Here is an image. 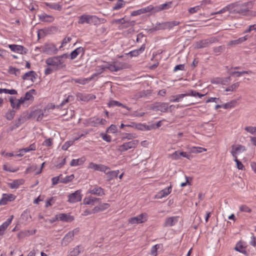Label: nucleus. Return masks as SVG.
<instances>
[{
  "label": "nucleus",
  "instance_id": "obj_1",
  "mask_svg": "<svg viewBox=\"0 0 256 256\" xmlns=\"http://www.w3.org/2000/svg\"><path fill=\"white\" fill-rule=\"evenodd\" d=\"M254 6V2L250 1L244 3L235 2L228 5L221 10L211 14L212 16L220 14L228 11L230 14H238L242 16H256V12L250 11Z\"/></svg>",
  "mask_w": 256,
  "mask_h": 256
},
{
  "label": "nucleus",
  "instance_id": "obj_2",
  "mask_svg": "<svg viewBox=\"0 0 256 256\" xmlns=\"http://www.w3.org/2000/svg\"><path fill=\"white\" fill-rule=\"evenodd\" d=\"M68 57V56L67 54L50 57L46 60V63L47 65L52 66L54 70H57L66 67L65 59Z\"/></svg>",
  "mask_w": 256,
  "mask_h": 256
},
{
  "label": "nucleus",
  "instance_id": "obj_3",
  "mask_svg": "<svg viewBox=\"0 0 256 256\" xmlns=\"http://www.w3.org/2000/svg\"><path fill=\"white\" fill-rule=\"evenodd\" d=\"M128 68H129L128 64L120 62H114L112 64H106L104 66L101 68V71L98 72V73H102L106 69H108L111 72H117Z\"/></svg>",
  "mask_w": 256,
  "mask_h": 256
},
{
  "label": "nucleus",
  "instance_id": "obj_4",
  "mask_svg": "<svg viewBox=\"0 0 256 256\" xmlns=\"http://www.w3.org/2000/svg\"><path fill=\"white\" fill-rule=\"evenodd\" d=\"M78 19V23L81 24L86 23L96 25L100 22L99 18L96 16L88 14H83L79 16Z\"/></svg>",
  "mask_w": 256,
  "mask_h": 256
},
{
  "label": "nucleus",
  "instance_id": "obj_5",
  "mask_svg": "<svg viewBox=\"0 0 256 256\" xmlns=\"http://www.w3.org/2000/svg\"><path fill=\"white\" fill-rule=\"evenodd\" d=\"M139 141L138 140H133L127 142H124L122 144L119 146L117 148V150L120 152H124L129 149L135 148L138 145Z\"/></svg>",
  "mask_w": 256,
  "mask_h": 256
},
{
  "label": "nucleus",
  "instance_id": "obj_6",
  "mask_svg": "<svg viewBox=\"0 0 256 256\" xmlns=\"http://www.w3.org/2000/svg\"><path fill=\"white\" fill-rule=\"evenodd\" d=\"M78 232L79 230L78 228L69 232L62 238V244L65 246H67L74 240V235L78 234Z\"/></svg>",
  "mask_w": 256,
  "mask_h": 256
},
{
  "label": "nucleus",
  "instance_id": "obj_7",
  "mask_svg": "<svg viewBox=\"0 0 256 256\" xmlns=\"http://www.w3.org/2000/svg\"><path fill=\"white\" fill-rule=\"evenodd\" d=\"M216 40L215 38H211L209 39H206L199 40L195 42V48H202L208 47L210 44L214 42Z\"/></svg>",
  "mask_w": 256,
  "mask_h": 256
},
{
  "label": "nucleus",
  "instance_id": "obj_8",
  "mask_svg": "<svg viewBox=\"0 0 256 256\" xmlns=\"http://www.w3.org/2000/svg\"><path fill=\"white\" fill-rule=\"evenodd\" d=\"M42 52L47 54L52 55L57 54L58 49L53 44H46L42 48Z\"/></svg>",
  "mask_w": 256,
  "mask_h": 256
},
{
  "label": "nucleus",
  "instance_id": "obj_9",
  "mask_svg": "<svg viewBox=\"0 0 256 256\" xmlns=\"http://www.w3.org/2000/svg\"><path fill=\"white\" fill-rule=\"evenodd\" d=\"M147 220V214H142L137 216L133 217L128 220V222L132 224H138L144 222Z\"/></svg>",
  "mask_w": 256,
  "mask_h": 256
},
{
  "label": "nucleus",
  "instance_id": "obj_10",
  "mask_svg": "<svg viewBox=\"0 0 256 256\" xmlns=\"http://www.w3.org/2000/svg\"><path fill=\"white\" fill-rule=\"evenodd\" d=\"M230 153L234 158H238V154L246 150V147L241 144L232 145L231 146Z\"/></svg>",
  "mask_w": 256,
  "mask_h": 256
},
{
  "label": "nucleus",
  "instance_id": "obj_11",
  "mask_svg": "<svg viewBox=\"0 0 256 256\" xmlns=\"http://www.w3.org/2000/svg\"><path fill=\"white\" fill-rule=\"evenodd\" d=\"M88 168L102 172H106V170L108 169L106 166L102 164H96L92 162L89 163Z\"/></svg>",
  "mask_w": 256,
  "mask_h": 256
},
{
  "label": "nucleus",
  "instance_id": "obj_12",
  "mask_svg": "<svg viewBox=\"0 0 256 256\" xmlns=\"http://www.w3.org/2000/svg\"><path fill=\"white\" fill-rule=\"evenodd\" d=\"M82 200V196L80 194V190H78L74 192L68 196V202L74 203L80 201Z\"/></svg>",
  "mask_w": 256,
  "mask_h": 256
},
{
  "label": "nucleus",
  "instance_id": "obj_13",
  "mask_svg": "<svg viewBox=\"0 0 256 256\" xmlns=\"http://www.w3.org/2000/svg\"><path fill=\"white\" fill-rule=\"evenodd\" d=\"M172 186L170 185L168 188H166L160 191L154 196L155 198L161 199L168 196L172 192Z\"/></svg>",
  "mask_w": 256,
  "mask_h": 256
},
{
  "label": "nucleus",
  "instance_id": "obj_14",
  "mask_svg": "<svg viewBox=\"0 0 256 256\" xmlns=\"http://www.w3.org/2000/svg\"><path fill=\"white\" fill-rule=\"evenodd\" d=\"M153 8L154 6L152 5H150L146 8L140 9L138 10L132 12V16H135L150 12H153Z\"/></svg>",
  "mask_w": 256,
  "mask_h": 256
},
{
  "label": "nucleus",
  "instance_id": "obj_15",
  "mask_svg": "<svg viewBox=\"0 0 256 256\" xmlns=\"http://www.w3.org/2000/svg\"><path fill=\"white\" fill-rule=\"evenodd\" d=\"M44 116V112L41 110H37L34 111L32 112L30 114V116L34 119H36L37 121L41 120Z\"/></svg>",
  "mask_w": 256,
  "mask_h": 256
},
{
  "label": "nucleus",
  "instance_id": "obj_16",
  "mask_svg": "<svg viewBox=\"0 0 256 256\" xmlns=\"http://www.w3.org/2000/svg\"><path fill=\"white\" fill-rule=\"evenodd\" d=\"M108 169L106 170V172H103L106 175L108 180L110 181L118 176V175L120 172L119 170L110 171V168L107 166Z\"/></svg>",
  "mask_w": 256,
  "mask_h": 256
},
{
  "label": "nucleus",
  "instance_id": "obj_17",
  "mask_svg": "<svg viewBox=\"0 0 256 256\" xmlns=\"http://www.w3.org/2000/svg\"><path fill=\"white\" fill-rule=\"evenodd\" d=\"M83 252L84 247L82 245H78L70 249L68 256H78L80 254Z\"/></svg>",
  "mask_w": 256,
  "mask_h": 256
},
{
  "label": "nucleus",
  "instance_id": "obj_18",
  "mask_svg": "<svg viewBox=\"0 0 256 256\" xmlns=\"http://www.w3.org/2000/svg\"><path fill=\"white\" fill-rule=\"evenodd\" d=\"M169 108L168 104L166 102L157 103L152 108L162 112H166Z\"/></svg>",
  "mask_w": 256,
  "mask_h": 256
},
{
  "label": "nucleus",
  "instance_id": "obj_19",
  "mask_svg": "<svg viewBox=\"0 0 256 256\" xmlns=\"http://www.w3.org/2000/svg\"><path fill=\"white\" fill-rule=\"evenodd\" d=\"M36 74L34 71H30L26 72L22 76V78L24 80H30L34 82L36 79Z\"/></svg>",
  "mask_w": 256,
  "mask_h": 256
},
{
  "label": "nucleus",
  "instance_id": "obj_20",
  "mask_svg": "<svg viewBox=\"0 0 256 256\" xmlns=\"http://www.w3.org/2000/svg\"><path fill=\"white\" fill-rule=\"evenodd\" d=\"M8 47L12 51L20 54H26V52L24 47L20 45L10 44Z\"/></svg>",
  "mask_w": 256,
  "mask_h": 256
},
{
  "label": "nucleus",
  "instance_id": "obj_21",
  "mask_svg": "<svg viewBox=\"0 0 256 256\" xmlns=\"http://www.w3.org/2000/svg\"><path fill=\"white\" fill-rule=\"evenodd\" d=\"M13 218L14 216H11L10 217L6 220V221L4 222L0 226V236H2L4 234L6 230L12 222Z\"/></svg>",
  "mask_w": 256,
  "mask_h": 256
},
{
  "label": "nucleus",
  "instance_id": "obj_22",
  "mask_svg": "<svg viewBox=\"0 0 256 256\" xmlns=\"http://www.w3.org/2000/svg\"><path fill=\"white\" fill-rule=\"evenodd\" d=\"M172 3V2H170L158 6H154L153 12H158L163 10L168 9V8H170Z\"/></svg>",
  "mask_w": 256,
  "mask_h": 256
},
{
  "label": "nucleus",
  "instance_id": "obj_23",
  "mask_svg": "<svg viewBox=\"0 0 256 256\" xmlns=\"http://www.w3.org/2000/svg\"><path fill=\"white\" fill-rule=\"evenodd\" d=\"M112 24H126V27H128L129 26H134L135 24L134 21H127L125 20V18H123L120 19H116L114 20L112 22Z\"/></svg>",
  "mask_w": 256,
  "mask_h": 256
},
{
  "label": "nucleus",
  "instance_id": "obj_24",
  "mask_svg": "<svg viewBox=\"0 0 256 256\" xmlns=\"http://www.w3.org/2000/svg\"><path fill=\"white\" fill-rule=\"evenodd\" d=\"M100 198H96L93 196L86 197L84 199L83 202L84 204H91L94 205L95 204L98 203Z\"/></svg>",
  "mask_w": 256,
  "mask_h": 256
},
{
  "label": "nucleus",
  "instance_id": "obj_25",
  "mask_svg": "<svg viewBox=\"0 0 256 256\" xmlns=\"http://www.w3.org/2000/svg\"><path fill=\"white\" fill-rule=\"evenodd\" d=\"M57 219L64 222H71L74 220V218L70 214H60L58 216Z\"/></svg>",
  "mask_w": 256,
  "mask_h": 256
},
{
  "label": "nucleus",
  "instance_id": "obj_26",
  "mask_svg": "<svg viewBox=\"0 0 256 256\" xmlns=\"http://www.w3.org/2000/svg\"><path fill=\"white\" fill-rule=\"evenodd\" d=\"M35 94L34 90H30L28 92H26L24 97H22L20 99L21 100V102L24 103L26 100H33V95Z\"/></svg>",
  "mask_w": 256,
  "mask_h": 256
},
{
  "label": "nucleus",
  "instance_id": "obj_27",
  "mask_svg": "<svg viewBox=\"0 0 256 256\" xmlns=\"http://www.w3.org/2000/svg\"><path fill=\"white\" fill-rule=\"evenodd\" d=\"M178 217L176 216H172L167 218L164 222V226H171L175 224L178 222Z\"/></svg>",
  "mask_w": 256,
  "mask_h": 256
},
{
  "label": "nucleus",
  "instance_id": "obj_28",
  "mask_svg": "<svg viewBox=\"0 0 256 256\" xmlns=\"http://www.w3.org/2000/svg\"><path fill=\"white\" fill-rule=\"evenodd\" d=\"M39 18L42 22H51L54 20V18L50 15H48L45 14L39 16Z\"/></svg>",
  "mask_w": 256,
  "mask_h": 256
},
{
  "label": "nucleus",
  "instance_id": "obj_29",
  "mask_svg": "<svg viewBox=\"0 0 256 256\" xmlns=\"http://www.w3.org/2000/svg\"><path fill=\"white\" fill-rule=\"evenodd\" d=\"M10 102L11 106L14 108L18 109L20 104H23L21 102L20 99L13 98L12 97L10 98Z\"/></svg>",
  "mask_w": 256,
  "mask_h": 256
},
{
  "label": "nucleus",
  "instance_id": "obj_30",
  "mask_svg": "<svg viewBox=\"0 0 256 256\" xmlns=\"http://www.w3.org/2000/svg\"><path fill=\"white\" fill-rule=\"evenodd\" d=\"M89 193L92 194H96L98 196L104 195V190L100 187L94 188L93 189L90 190L89 191Z\"/></svg>",
  "mask_w": 256,
  "mask_h": 256
},
{
  "label": "nucleus",
  "instance_id": "obj_31",
  "mask_svg": "<svg viewBox=\"0 0 256 256\" xmlns=\"http://www.w3.org/2000/svg\"><path fill=\"white\" fill-rule=\"evenodd\" d=\"M24 180L22 179L16 180L10 183L9 185L11 188H17L18 187L24 184Z\"/></svg>",
  "mask_w": 256,
  "mask_h": 256
},
{
  "label": "nucleus",
  "instance_id": "obj_32",
  "mask_svg": "<svg viewBox=\"0 0 256 256\" xmlns=\"http://www.w3.org/2000/svg\"><path fill=\"white\" fill-rule=\"evenodd\" d=\"M186 96V94H179L178 95L171 96L170 102H178L184 97Z\"/></svg>",
  "mask_w": 256,
  "mask_h": 256
},
{
  "label": "nucleus",
  "instance_id": "obj_33",
  "mask_svg": "<svg viewBox=\"0 0 256 256\" xmlns=\"http://www.w3.org/2000/svg\"><path fill=\"white\" fill-rule=\"evenodd\" d=\"M108 106L110 107L114 106H122V107L127 109L128 110H130V108L128 107L127 106H126L125 105H124L122 103H120L118 101H116V100H110L108 103Z\"/></svg>",
  "mask_w": 256,
  "mask_h": 256
},
{
  "label": "nucleus",
  "instance_id": "obj_34",
  "mask_svg": "<svg viewBox=\"0 0 256 256\" xmlns=\"http://www.w3.org/2000/svg\"><path fill=\"white\" fill-rule=\"evenodd\" d=\"M82 52H83V48L81 47L77 48L70 53V58L72 60L74 59L80 54Z\"/></svg>",
  "mask_w": 256,
  "mask_h": 256
},
{
  "label": "nucleus",
  "instance_id": "obj_35",
  "mask_svg": "<svg viewBox=\"0 0 256 256\" xmlns=\"http://www.w3.org/2000/svg\"><path fill=\"white\" fill-rule=\"evenodd\" d=\"M84 160L82 158L73 159L70 162V165L72 166H75L82 165L84 164Z\"/></svg>",
  "mask_w": 256,
  "mask_h": 256
},
{
  "label": "nucleus",
  "instance_id": "obj_36",
  "mask_svg": "<svg viewBox=\"0 0 256 256\" xmlns=\"http://www.w3.org/2000/svg\"><path fill=\"white\" fill-rule=\"evenodd\" d=\"M145 50V46L144 44H142L141 47L138 50L132 51L130 52V54L132 56H136L140 53L142 52Z\"/></svg>",
  "mask_w": 256,
  "mask_h": 256
},
{
  "label": "nucleus",
  "instance_id": "obj_37",
  "mask_svg": "<svg viewBox=\"0 0 256 256\" xmlns=\"http://www.w3.org/2000/svg\"><path fill=\"white\" fill-rule=\"evenodd\" d=\"M234 250L236 251L240 252L242 253H246V250H244V246L243 242L240 241L236 244L234 248Z\"/></svg>",
  "mask_w": 256,
  "mask_h": 256
},
{
  "label": "nucleus",
  "instance_id": "obj_38",
  "mask_svg": "<svg viewBox=\"0 0 256 256\" xmlns=\"http://www.w3.org/2000/svg\"><path fill=\"white\" fill-rule=\"evenodd\" d=\"M74 100V96L72 95H69L67 98L65 100H64L59 105L57 106V107L58 108H60L61 107H62L64 104H66V103H68L70 102H72Z\"/></svg>",
  "mask_w": 256,
  "mask_h": 256
},
{
  "label": "nucleus",
  "instance_id": "obj_39",
  "mask_svg": "<svg viewBox=\"0 0 256 256\" xmlns=\"http://www.w3.org/2000/svg\"><path fill=\"white\" fill-rule=\"evenodd\" d=\"M93 78V76H92L91 78H81V79H74L73 80L76 82L78 83L81 84H85L87 83H88L90 80H91Z\"/></svg>",
  "mask_w": 256,
  "mask_h": 256
},
{
  "label": "nucleus",
  "instance_id": "obj_40",
  "mask_svg": "<svg viewBox=\"0 0 256 256\" xmlns=\"http://www.w3.org/2000/svg\"><path fill=\"white\" fill-rule=\"evenodd\" d=\"M21 217L26 222H30L32 218L30 212L28 210L24 211L22 214Z\"/></svg>",
  "mask_w": 256,
  "mask_h": 256
},
{
  "label": "nucleus",
  "instance_id": "obj_41",
  "mask_svg": "<svg viewBox=\"0 0 256 256\" xmlns=\"http://www.w3.org/2000/svg\"><path fill=\"white\" fill-rule=\"evenodd\" d=\"M36 146L34 144H30L28 147L22 148L19 150V152H28L32 150H35Z\"/></svg>",
  "mask_w": 256,
  "mask_h": 256
},
{
  "label": "nucleus",
  "instance_id": "obj_42",
  "mask_svg": "<svg viewBox=\"0 0 256 256\" xmlns=\"http://www.w3.org/2000/svg\"><path fill=\"white\" fill-rule=\"evenodd\" d=\"M237 104L236 100H232L224 104L222 107L225 109H228L234 107Z\"/></svg>",
  "mask_w": 256,
  "mask_h": 256
},
{
  "label": "nucleus",
  "instance_id": "obj_43",
  "mask_svg": "<svg viewBox=\"0 0 256 256\" xmlns=\"http://www.w3.org/2000/svg\"><path fill=\"white\" fill-rule=\"evenodd\" d=\"M147 94H148V92H146V91L140 92H137L136 94L134 95L133 98L136 100H138L140 98L146 96H147Z\"/></svg>",
  "mask_w": 256,
  "mask_h": 256
},
{
  "label": "nucleus",
  "instance_id": "obj_44",
  "mask_svg": "<svg viewBox=\"0 0 256 256\" xmlns=\"http://www.w3.org/2000/svg\"><path fill=\"white\" fill-rule=\"evenodd\" d=\"M186 96H198L202 98L205 96L204 94H200L199 92L194 90H190L188 92L186 93Z\"/></svg>",
  "mask_w": 256,
  "mask_h": 256
},
{
  "label": "nucleus",
  "instance_id": "obj_45",
  "mask_svg": "<svg viewBox=\"0 0 256 256\" xmlns=\"http://www.w3.org/2000/svg\"><path fill=\"white\" fill-rule=\"evenodd\" d=\"M8 72L10 74H14L16 76H18L20 74V70L12 66H10L8 68Z\"/></svg>",
  "mask_w": 256,
  "mask_h": 256
},
{
  "label": "nucleus",
  "instance_id": "obj_46",
  "mask_svg": "<svg viewBox=\"0 0 256 256\" xmlns=\"http://www.w3.org/2000/svg\"><path fill=\"white\" fill-rule=\"evenodd\" d=\"M74 174H71L69 176H66L64 178H60V182L64 184H67L71 181L74 178Z\"/></svg>",
  "mask_w": 256,
  "mask_h": 256
},
{
  "label": "nucleus",
  "instance_id": "obj_47",
  "mask_svg": "<svg viewBox=\"0 0 256 256\" xmlns=\"http://www.w3.org/2000/svg\"><path fill=\"white\" fill-rule=\"evenodd\" d=\"M244 130L252 134H256V127L252 126H248L244 128Z\"/></svg>",
  "mask_w": 256,
  "mask_h": 256
},
{
  "label": "nucleus",
  "instance_id": "obj_48",
  "mask_svg": "<svg viewBox=\"0 0 256 256\" xmlns=\"http://www.w3.org/2000/svg\"><path fill=\"white\" fill-rule=\"evenodd\" d=\"M252 72L251 71H242V72H231L230 74L231 76H234V74H236L237 77H239L244 74H250Z\"/></svg>",
  "mask_w": 256,
  "mask_h": 256
},
{
  "label": "nucleus",
  "instance_id": "obj_49",
  "mask_svg": "<svg viewBox=\"0 0 256 256\" xmlns=\"http://www.w3.org/2000/svg\"><path fill=\"white\" fill-rule=\"evenodd\" d=\"M125 2L123 0H119L114 6L113 9L115 10H118L122 8Z\"/></svg>",
  "mask_w": 256,
  "mask_h": 256
},
{
  "label": "nucleus",
  "instance_id": "obj_50",
  "mask_svg": "<svg viewBox=\"0 0 256 256\" xmlns=\"http://www.w3.org/2000/svg\"><path fill=\"white\" fill-rule=\"evenodd\" d=\"M180 24V22L173 20L171 22H167V28L168 29H171L175 26L178 25Z\"/></svg>",
  "mask_w": 256,
  "mask_h": 256
},
{
  "label": "nucleus",
  "instance_id": "obj_51",
  "mask_svg": "<svg viewBox=\"0 0 256 256\" xmlns=\"http://www.w3.org/2000/svg\"><path fill=\"white\" fill-rule=\"evenodd\" d=\"M16 112L14 110H10L8 111L6 114V117L8 120H12L14 118V116H15Z\"/></svg>",
  "mask_w": 256,
  "mask_h": 256
},
{
  "label": "nucleus",
  "instance_id": "obj_52",
  "mask_svg": "<svg viewBox=\"0 0 256 256\" xmlns=\"http://www.w3.org/2000/svg\"><path fill=\"white\" fill-rule=\"evenodd\" d=\"M238 86L239 83L236 82L227 88L225 90L226 92H232L234 91L236 89Z\"/></svg>",
  "mask_w": 256,
  "mask_h": 256
},
{
  "label": "nucleus",
  "instance_id": "obj_53",
  "mask_svg": "<svg viewBox=\"0 0 256 256\" xmlns=\"http://www.w3.org/2000/svg\"><path fill=\"white\" fill-rule=\"evenodd\" d=\"M206 151V148L200 147H193L192 150V152L193 153H201L203 152Z\"/></svg>",
  "mask_w": 256,
  "mask_h": 256
},
{
  "label": "nucleus",
  "instance_id": "obj_54",
  "mask_svg": "<svg viewBox=\"0 0 256 256\" xmlns=\"http://www.w3.org/2000/svg\"><path fill=\"white\" fill-rule=\"evenodd\" d=\"M180 152L176 151L174 152L173 154L170 155V157L172 159L174 160H178L180 159Z\"/></svg>",
  "mask_w": 256,
  "mask_h": 256
},
{
  "label": "nucleus",
  "instance_id": "obj_55",
  "mask_svg": "<svg viewBox=\"0 0 256 256\" xmlns=\"http://www.w3.org/2000/svg\"><path fill=\"white\" fill-rule=\"evenodd\" d=\"M201 8V6H197L193 8H190L188 10V12L192 14L198 12L199 10H200Z\"/></svg>",
  "mask_w": 256,
  "mask_h": 256
},
{
  "label": "nucleus",
  "instance_id": "obj_56",
  "mask_svg": "<svg viewBox=\"0 0 256 256\" xmlns=\"http://www.w3.org/2000/svg\"><path fill=\"white\" fill-rule=\"evenodd\" d=\"M46 5L48 6L50 8H52V9H54V10H60L61 9H62V6L58 4H46Z\"/></svg>",
  "mask_w": 256,
  "mask_h": 256
},
{
  "label": "nucleus",
  "instance_id": "obj_57",
  "mask_svg": "<svg viewBox=\"0 0 256 256\" xmlns=\"http://www.w3.org/2000/svg\"><path fill=\"white\" fill-rule=\"evenodd\" d=\"M240 210L241 212H251V209L245 205H242L240 206Z\"/></svg>",
  "mask_w": 256,
  "mask_h": 256
},
{
  "label": "nucleus",
  "instance_id": "obj_58",
  "mask_svg": "<svg viewBox=\"0 0 256 256\" xmlns=\"http://www.w3.org/2000/svg\"><path fill=\"white\" fill-rule=\"evenodd\" d=\"M52 140L53 139L50 138L46 139L43 142L42 145L46 146H50L52 144Z\"/></svg>",
  "mask_w": 256,
  "mask_h": 256
},
{
  "label": "nucleus",
  "instance_id": "obj_59",
  "mask_svg": "<svg viewBox=\"0 0 256 256\" xmlns=\"http://www.w3.org/2000/svg\"><path fill=\"white\" fill-rule=\"evenodd\" d=\"M160 246L158 244H156L153 246L151 249V254L154 256L157 255V250L159 248Z\"/></svg>",
  "mask_w": 256,
  "mask_h": 256
},
{
  "label": "nucleus",
  "instance_id": "obj_60",
  "mask_svg": "<svg viewBox=\"0 0 256 256\" xmlns=\"http://www.w3.org/2000/svg\"><path fill=\"white\" fill-rule=\"evenodd\" d=\"M234 160L236 164V167L239 170H243L244 166L238 160V158H234Z\"/></svg>",
  "mask_w": 256,
  "mask_h": 256
},
{
  "label": "nucleus",
  "instance_id": "obj_61",
  "mask_svg": "<svg viewBox=\"0 0 256 256\" xmlns=\"http://www.w3.org/2000/svg\"><path fill=\"white\" fill-rule=\"evenodd\" d=\"M8 201V198L6 197V194H4L2 198L0 200V206L6 204Z\"/></svg>",
  "mask_w": 256,
  "mask_h": 256
},
{
  "label": "nucleus",
  "instance_id": "obj_62",
  "mask_svg": "<svg viewBox=\"0 0 256 256\" xmlns=\"http://www.w3.org/2000/svg\"><path fill=\"white\" fill-rule=\"evenodd\" d=\"M24 120L22 117L19 118L18 120H16L14 124H15L16 127L18 128L22 123Z\"/></svg>",
  "mask_w": 256,
  "mask_h": 256
},
{
  "label": "nucleus",
  "instance_id": "obj_63",
  "mask_svg": "<svg viewBox=\"0 0 256 256\" xmlns=\"http://www.w3.org/2000/svg\"><path fill=\"white\" fill-rule=\"evenodd\" d=\"M99 206L100 207V210L101 212H102V211H104V210H106L108 208H110V204H108V203H104V204H100L99 205Z\"/></svg>",
  "mask_w": 256,
  "mask_h": 256
},
{
  "label": "nucleus",
  "instance_id": "obj_64",
  "mask_svg": "<svg viewBox=\"0 0 256 256\" xmlns=\"http://www.w3.org/2000/svg\"><path fill=\"white\" fill-rule=\"evenodd\" d=\"M72 144V142H66L65 144L62 146V149L63 150H67L68 148Z\"/></svg>",
  "mask_w": 256,
  "mask_h": 256
}]
</instances>
